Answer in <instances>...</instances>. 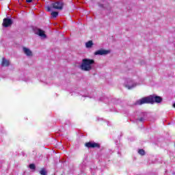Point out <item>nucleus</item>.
<instances>
[{
    "mask_svg": "<svg viewBox=\"0 0 175 175\" xmlns=\"http://www.w3.org/2000/svg\"><path fill=\"white\" fill-rule=\"evenodd\" d=\"M13 24V21L10 18H5L3 21V27L5 28H8V27H10Z\"/></svg>",
    "mask_w": 175,
    "mask_h": 175,
    "instance_id": "423d86ee",
    "label": "nucleus"
},
{
    "mask_svg": "<svg viewBox=\"0 0 175 175\" xmlns=\"http://www.w3.org/2000/svg\"><path fill=\"white\" fill-rule=\"evenodd\" d=\"M40 174L41 175H47V171L44 168H42L41 170L40 171Z\"/></svg>",
    "mask_w": 175,
    "mask_h": 175,
    "instance_id": "f8f14e48",
    "label": "nucleus"
},
{
    "mask_svg": "<svg viewBox=\"0 0 175 175\" xmlns=\"http://www.w3.org/2000/svg\"><path fill=\"white\" fill-rule=\"evenodd\" d=\"M26 2L27 3H31V2H32V0H26Z\"/></svg>",
    "mask_w": 175,
    "mask_h": 175,
    "instance_id": "a211bd4d",
    "label": "nucleus"
},
{
    "mask_svg": "<svg viewBox=\"0 0 175 175\" xmlns=\"http://www.w3.org/2000/svg\"><path fill=\"white\" fill-rule=\"evenodd\" d=\"M138 153L139 154V155H145L146 152L143 149H139Z\"/></svg>",
    "mask_w": 175,
    "mask_h": 175,
    "instance_id": "4468645a",
    "label": "nucleus"
},
{
    "mask_svg": "<svg viewBox=\"0 0 175 175\" xmlns=\"http://www.w3.org/2000/svg\"><path fill=\"white\" fill-rule=\"evenodd\" d=\"M64 3L61 1H56L51 3V6L53 9L57 10H62L64 9Z\"/></svg>",
    "mask_w": 175,
    "mask_h": 175,
    "instance_id": "20e7f679",
    "label": "nucleus"
},
{
    "mask_svg": "<svg viewBox=\"0 0 175 175\" xmlns=\"http://www.w3.org/2000/svg\"><path fill=\"white\" fill-rule=\"evenodd\" d=\"M9 65H10V62L6 59V58L3 57L1 61V66L8 67Z\"/></svg>",
    "mask_w": 175,
    "mask_h": 175,
    "instance_id": "6e6552de",
    "label": "nucleus"
},
{
    "mask_svg": "<svg viewBox=\"0 0 175 175\" xmlns=\"http://www.w3.org/2000/svg\"><path fill=\"white\" fill-rule=\"evenodd\" d=\"M38 35H39V36H41L42 38H46V36L44 33V31H43L40 29H38Z\"/></svg>",
    "mask_w": 175,
    "mask_h": 175,
    "instance_id": "9d476101",
    "label": "nucleus"
},
{
    "mask_svg": "<svg viewBox=\"0 0 175 175\" xmlns=\"http://www.w3.org/2000/svg\"><path fill=\"white\" fill-rule=\"evenodd\" d=\"M46 12H51V8L50 6L46 7Z\"/></svg>",
    "mask_w": 175,
    "mask_h": 175,
    "instance_id": "dca6fc26",
    "label": "nucleus"
},
{
    "mask_svg": "<svg viewBox=\"0 0 175 175\" xmlns=\"http://www.w3.org/2000/svg\"><path fill=\"white\" fill-rule=\"evenodd\" d=\"M173 107H174L175 108V103H174V105H173Z\"/></svg>",
    "mask_w": 175,
    "mask_h": 175,
    "instance_id": "aec40b11",
    "label": "nucleus"
},
{
    "mask_svg": "<svg viewBox=\"0 0 175 175\" xmlns=\"http://www.w3.org/2000/svg\"><path fill=\"white\" fill-rule=\"evenodd\" d=\"M23 52L27 57H32V51L27 47H23Z\"/></svg>",
    "mask_w": 175,
    "mask_h": 175,
    "instance_id": "1a4fd4ad",
    "label": "nucleus"
},
{
    "mask_svg": "<svg viewBox=\"0 0 175 175\" xmlns=\"http://www.w3.org/2000/svg\"><path fill=\"white\" fill-rule=\"evenodd\" d=\"M94 43L92 42V40H90L85 44L87 49H91V47H92Z\"/></svg>",
    "mask_w": 175,
    "mask_h": 175,
    "instance_id": "9b49d317",
    "label": "nucleus"
},
{
    "mask_svg": "<svg viewBox=\"0 0 175 175\" xmlns=\"http://www.w3.org/2000/svg\"><path fill=\"white\" fill-rule=\"evenodd\" d=\"M150 102L151 104H154V103H161V102H162L163 98L162 97L159 96H150Z\"/></svg>",
    "mask_w": 175,
    "mask_h": 175,
    "instance_id": "39448f33",
    "label": "nucleus"
},
{
    "mask_svg": "<svg viewBox=\"0 0 175 175\" xmlns=\"http://www.w3.org/2000/svg\"><path fill=\"white\" fill-rule=\"evenodd\" d=\"M110 53V51L100 49L94 52V55H106Z\"/></svg>",
    "mask_w": 175,
    "mask_h": 175,
    "instance_id": "0eeeda50",
    "label": "nucleus"
},
{
    "mask_svg": "<svg viewBox=\"0 0 175 175\" xmlns=\"http://www.w3.org/2000/svg\"><path fill=\"white\" fill-rule=\"evenodd\" d=\"M51 16L53 17V18H55V17H58V12H52Z\"/></svg>",
    "mask_w": 175,
    "mask_h": 175,
    "instance_id": "ddd939ff",
    "label": "nucleus"
},
{
    "mask_svg": "<svg viewBox=\"0 0 175 175\" xmlns=\"http://www.w3.org/2000/svg\"><path fill=\"white\" fill-rule=\"evenodd\" d=\"M95 64V60L92 59H83L80 66V69L83 72H90L92 70V65Z\"/></svg>",
    "mask_w": 175,
    "mask_h": 175,
    "instance_id": "f257e3e1",
    "label": "nucleus"
},
{
    "mask_svg": "<svg viewBox=\"0 0 175 175\" xmlns=\"http://www.w3.org/2000/svg\"><path fill=\"white\" fill-rule=\"evenodd\" d=\"M144 119L143 118H140L139 119V121H140V122H142L144 121Z\"/></svg>",
    "mask_w": 175,
    "mask_h": 175,
    "instance_id": "6ab92c4d",
    "label": "nucleus"
},
{
    "mask_svg": "<svg viewBox=\"0 0 175 175\" xmlns=\"http://www.w3.org/2000/svg\"><path fill=\"white\" fill-rule=\"evenodd\" d=\"M29 168L31 169L32 170H35V169H36V166H35V164H30Z\"/></svg>",
    "mask_w": 175,
    "mask_h": 175,
    "instance_id": "2eb2a0df",
    "label": "nucleus"
},
{
    "mask_svg": "<svg viewBox=\"0 0 175 175\" xmlns=\"http://www.w3.org/2000/svg\"><path fill=\"white\" fill-rule=\"evenodd\" d=\"M85 147L87 148H100V144L94 142H89L85 144Z\"/></svg>",
    "mask_w": 175,
    "mask_h": 175,
    "instance_id": "7ed1b4c3",
    "label": "nucleus"
},
{
    "mask_svg": "<svg viewBox=\"0 0 175 175\" xmlns=\"http://www.w3.org/2000/svg\"><path fill=\"white\" fill-rule=\"evenodd\" d=\"M148 103H151L150 96H149L148 97L142 98L140 100H137L135 103V105H138L140 106L142 105H146V104H148Z\"/></svg>",
    "mask_w": 175,
    "mask_h": 175,
    "instance_id": "f03ea898",
    "label": "nucleus"
},
{
    "mask_svg": "<svg viewBox=\"0 0 175 175\" xmlns=\"http://www.w3.org/2000/svg\"><path fill=\"white\" fill-rule=\"evenodd\" d=\"M126 87H127L129 90H131V88H133L134 86L133 85V86L126 85Z\"/></svg>",
    "mask_w": 175,
    "mask_h": 175,
    "instance_id": "f3484780",
    "label": "nucleus"
}]
</instances>
